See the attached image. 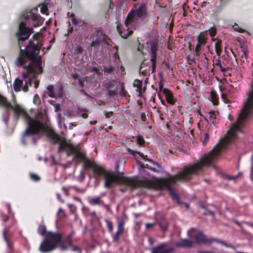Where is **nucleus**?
<instances>
[{"mask_svg": "<svg viewBox=\"0 0 253 253\" xmlns=\"http://www.w3.org/2000/svg\"><path fill=\"white\" fill-rule=\"evenodd\" d=\"M76 159L83 162V168L85 170L91 169L94 178L97 180L103 177L104 179V187L110 188L114 185L119 183L132 188L145 187L158 189H167L173 199L178 200V195L174 192L172 185L178 182H185L192 179L193 176L199 174L203 171L206 166V154L196 162L183 167L182 170L175 175H169L168 177L152 180L146 178L137 179L132 177L119 176L115 172L108 171L98 165L94 160H90L82 152L76 153Z\"/></svg>", "mask_w": 253, "mask_h": 253, "instance_id": "obj_1", "label": "nucleus"}, {"mask_svg": "<svg viewBox=\"0 0 253 253\" xmlns=\"http://www.w3.org/2000/svg\"><path fill=\"white\" fill-rule=\"evenodd\" d=\"M35 51L34 47H28L26 58L27 62L24 60L22 50H21L20 55L17 58L16 64L17 66H23V70L22 72L23 80L17 78L14 82L13 88L15 91L21 90L25 92L28 91L29 86L32 85L33 82L35 88H37L39 86L40 82L37 78L39 75L42 73V68L41 58L35 56Z\"/></svg>", "mask_w": 253, "mask_h": 253, "instance_id": "obj_2", "label": "nucleus"}, {"mask_svg": "<svg viewBox=\"0 0 253 253\" xmlns=\"http://www.w3.org/2000/svg\"><path fill=\"white\" fill-rule=\"evenodd\" d=\"M0 106L4 109L6 112L8 114L11 110H12L14 116L18 118L22 116L27 122L28 126L22 136V142L26 144L25 138L31 135L39 133H47L50 129H48L46 125L41 122L37 118H31L26 110L18 104L13 106L7 100L6 97L0 94Z\"/></svg>", "mask_w": 253, "mask_h": 253, "instance_id": "obj_3", "label": "nucleus"}, {"mask_svg": "<svg viewBox=\"0 0 253 253\" xmlns=\"http://www.w3.org/2000/svg\"><path fill=\"white\" fill-rule=\"evenodd\" d=\"M37 11L38 8L35 7L31 9L30 11L25 12L23 14L24 20L22 21L19 25L18 30L16 33V36L18 39V46L20 48L19 55H20V51L22 50L21 47L23 46V42L27 40L31 34L34 32L32 28H29L26 26V21L28 19H32L33 21L37 22L38 23V25L39 23L41 24L42 23V20L41 16L37 13ZM28 47H34L35 48V56L38 57H40L42 58L41 56L38 55L39 49H38L37 45L30 41L29 44L26 47L25 51L22 49L23 51L22 55L23 56L24 61L27 62L28 61L26 58L27 56V49Z\"/></svg>", "mask_w": 253, "mask_h": 253, "instance_id": "obj_4", "label": "nucleus"}, {"mask_svg": "<svg viewBox=\"0 0 253 253\" xmlns=\"http://www.w3.org/2000/svg\"><path fill=\"white\" fill-rule=\"evenodd\" d=\"M58 245H59L60 250L66 251L68 247L62 240V235L59 232H48L41 243L39 250L42 253L51 252L55 250Z\"/></svg>", "mask_w": 253, "mask_h": 253, "instance_id": "obj_5", "label": "nucleus"}, {"mask_svg": "<svg viewBox=\"0 0 253 253\" xmlns=\"http://www.w3.org/2000/svg\"><path fill=\"white\" fill-rule=\"evenodd\" d=\"M47 137L50 139L53 144L59 143L58 152L66 151L68 156L75 153L74 146L67 141L64 137H61L56 134L53 130H50L47 133Z\"/></svg>", "mask_w": 253, "mask_h": 253, "instance_id": "obj_6", "label": "nucleus"}, {"mask_svg": "<svg viewBox=\"0 0 253 253\" xmlns=\"http://www.w3.org/2000/svg\"><path fill=\"white\" fill-rule=\"evenodd\" d=\"M156 50L152 47L151 48V58L150 60L144 59L141 63L139 71V73L143 75L153 73L156 68Z\"/></svg>", "mask_w": 253, "mask_h": 253, "instance_id": "obj_7", "label": "nucleus"}, {"mask_svg": "<svg viewBox=\"0 0 253 253\" xmlns=\"http://www.w3.org/2000/svg\"><path fill=\"white\" fill-rule=\"evenodd\" d=\"M147 17L146 7L144 4L135 5L128 13L126 23H132L137 18L144 19Z\"/></svg>", "mask_w": 253, "mask_h": 253, "instance_id": "obj_8", "label": "nucleus"}, {"mask_svg": "<svg viewBox=\"0 0 253 253\" xmlns=\"http://www.w3.org/2000/svg\"><path fill=\"white\" fill-rule=\"evenodd\" d=\"M131 23H126V19L125 22L124 26L123 27L122 30H121L119 25H117V29L118 32L122 38H126L132 33V31L129 29V26Z\"/></svg>", "mask_w": 253, "mask_h": 253, "instance_id": "obj_9", "label": "nucleus"}, {"mask_svg": "<svg viewBox=\"0 0 253 253\" xmlns=\"http://www.w3.org/2000/svg\"><path fill=\"white\" fill-rule=\"evenodd\" d=\"M167 244L166 243H162L159 246L152 249L151 253H170L174 251L172 247L168 249H165Z\"/></svg>", "mask_w": 253, "mask_h": 253, "instance_id": "obj_10", "label": "nucleus"}, {"mask_svg": "<svg viewBox=\"0 0 253 253\" xmlns=\"http://www.w3.org/2000/svg\"><path fill=\"white\" fill-rule=\"evenodd\" d=\"M133 86L136 87V91L137 92V96L140 97L143 92H145L146 88L143 86V82L142 81L135 79L133 83Z\"/></svg>", "mask_w": 253, "mask_h": 253, "instance_id": "obj_11", "label": "nucleus"}, {"mask_svg": "<svg viewBox=\"0 0 253 253\" xmlns=\"http://www.w3.org/2000/svg\"><path fill=\"white\" fill-rule=\"evenodd\" d=\"M198 42L195 47V52L197 55L200 52L202 45H204L206 42V32H201L197 38Z\"/></svg>", "mask_w": 253, "mask_h": 253, "instance_id": "obj_12", "label": "nucleus"}, {"mask_svg": "<svg viewBox=\"0 0 253 253\" xmlns=\"http://www.w3.org/2000/svg\"><path fill=\"white\" fill-rule=\"evenodd\" d=\"M216 121L215 115L214 111H210L209 112V120L207 119V123L208 124L207 125V126H209L208 127V130L209 131H211L213 130L214 131V127L215 125H214V122Z\"/></svg>", "mask_w": 253, "mask_h": 253, "instance_id": "obj_13", "label": "nucleus"}, {"mask_svg": "<svg viewBox=\"0 0 253 253\" xmlns=\"http://www.w3.org/2000/svg\"><path fill=\"white\" fill-rule=\"evenodd\" d=\"M101 36L102 33L99 32H97L93 34L92 41L91 43L92 46L96 47L97 48L99 47V43L101 42Z\"/></svg>", "mask_w": 253, "mask_h": 253, "instance_id": "obj_14", "label": "nucleus"}, {"mask_svg": "<svg viewBox=\"0 0 253 253\" xmlns=\"http://www.w3.org/2000/svg\"><path fill=\"white\" fill-rule=\"evenodd\" d=\"M209 33L211 38L212 41L215 42L214 46L216 49V50H217L220 47V42L218 40H217V38L215 37V34L216 33V28L214 27H211L209 30Z\"/></svg>", "mask_w": 253, "mask_h": 253, "instance_id": "obj_15", "label": "nucleus"}, {"mask_svg": "<svg viewBox=\"0 0 253 253\" xmlns=\"http://www.w3.org/2000/svg\"><path fill=\"white\" fill-rule=\"evenodd\" d=\"M127 220V216L124 215L122 217H117V229L123 232L125 231V225Z\"/></svg>", "mask_w": 253, "mask_h": 253, "instance_id": "obj_16", "label": "nucleus"}, {"mask_svg": "<svg viewBox=\"0 0 253 253\" xmlns=\"http://www.w3.org/2000/svg\"><path fill=\"white\" fill-rule=\"evenodd\" d=\"M210 92V97L209 99L212 103L213 105H216L218 103V98L217 94L212 88V87H209L208 89H207V92Z\"/></svg>", "mask_w": 253, "mask_h": 253, "instance_id": "obj_17", "label": "nucleus"}, {"mask_svg": "<svg viewBox=\"0 0 253 253\" xmlns=\"http://www.w3.org/2000/svg\"><path fill=\"white\" fill-rule=\"evenodd\" d=\"M194 241L188 239H182L180 242L175 244L176 247H192Z\"/></svg>", "mask_w": 253, "mask_h": 253, "instance_id": "obj_18", "label": "nucleus"}, {"mask_svg": "<svg viewBox=\"0 0 253 253\" xmlns=\"http://www.w3.org/2000/svg\"><path fill=\"white\" fill-rule=\"evenodd\" d=\"M163 93L165 94L166 99L168 103L173 104L174 101L173 99L172 95L171 92L168 89L164 88L163 90Z\"/></svg>", "mask_w": 253, "mask_h": 253, "instance_id": "obj_19", "label": "nucleus"}, {"mask_svg": "<svg viewBox=\"0 0 253 253\" xmlns=\"http://www.w3.org/2000/svg\"><path fill=\"white\" fill-rule=\"evenodd\" d=\"M91 72H94L97 74H99L102 71V69L100 65H98L95 61L91 62V66H90Z\"/></svg>", "mask_w": 253, "mask_h": 253, "instance_id": "obj_20", "label": "nucleus"}, {"mask_svg": "<svg viewBox=\"0 0 253 253\" xmlns=\"http://www.w3.org/2000/svg\"><path fill=\"white\" fill-rule=\"evenodd\" d=\"M205 241V237L204 234L201 232H198L195 238V242L198 244H200L204 242Z\"/></svg>", "mask_w": 253, "mask_h": 253, "instance_id": "obj_21", "label": "nucleus"}, {"mask_svg": "<svg viewBox=\"0 0 253 253\" xmlns=\"http://www.w3.org/2000/svg\"><path fill=\"white\" fill-rule=\"evenodd\" d=\"M214 242L219 243L224 245V246H225L226 247H228V246L227 245V244L223 241H218L216 238H212V237L207 238V244H211V243H214Z\"/></svg>", "mask_w": 253, "mask_h": 253, "instance_id": "obj_22", "label": "nucleus"}, {"mask_svg": "<svg viewBox=\"0 0 253 253\" xmlns=\"http://www.w3.org/2000/svg\"><path fill=\"white\" fill-rule=\"evenodd\" d=\"M90 204L92 205H100L102 203V201L100 200V197L92 198L89 200Z\"/></svg>", "mask_w": 253, "mask_h": 253, "instance_id": "obj_23", "label": "nucleus"}, {"mask_svg": "<svg viewBox=\"0 0 253 253\" xmlns=\"http://www.w3.org/2000/svg\"><path fill=\"white\" fill-rule=\"evenodd\" d=\"M47 94L51 97H55V94L54 93V88L52 85H48L47 87Z\"/></svg>", "mask_w": 253, "mask_h": 253, "instance_id": "obj_24", "label": "nucleus"}, {"mask_svg": "<svg viewBox=\"0 0 253 253\" xmlns=\"http://www.w3.org/2000/svg\"><path fill=\"white\" fill-rule=\"evenodd\" d=\"M8 229L6 227H5L3 230V237L4 238V240L7 242V245L8 246V248L9 249V250H11L12 247L8 241L7 238H6V233L8 232Z\"/></svg>", "mask_w": 253, "mask_h": 253, "instance_id": "obj_25", "label": "nucleus"}, {"mask_svg": "<svg viewBox=\"0 0 253 253\" xmlns=\"http://www.w3.org/2000/svg\"><path fill=\"white\" fill-rule=\"evenodd\" d=\"M38 233L42 235L43 236L46 233V228L45 225L43 224H41L39 225L38 229Z\"/></svg>", "mask_w": 253, "mask_h": 253, "instance_id": "obj_26", "label": "nucleus"}, {"mask_svg": "<svg viewBox=\"0 0 253 253\" xmlns=\"http://www.w3.org/2000/svg\"><path fill=\"white\" fill-rule=\"evenodd\" d=\"M123 232L121 231V230H118L117 229V232H116L115 234H114L113 235V241L114 242H118V241L119 240V237L120 236V235L123 233Z\"/></svg>", "mask_w": 253, "mask_h": 253, "instance_id": "obj_27", "label": "nucleus"}, {"mask_svg": "<svg viewBox=\"0 0 253 253\" xmlns=\"http://www.w3.org/2000/svg\"><path fill=\"white\" fill-rule=\"evenodd\" d=\"M105 222H106V223L107 224L109 231L110 232L112 233L113 230V226L112 222L107 219H105Z\"/></svg>", "mask_w": 253, "mask_h": 253, "instance_id": "obj_28", "label": "nucleus"}, {"mask_svg": "<svg viewBox=\"0 0 253 253\" xmlns=\"http://www.w3.org/2000/svg\"><path fill=\"white\" fill-rule=\"evenodd\" d=\"M41 11L43 14H45L46 15L48 14L47 11H48V7L46 5V2L45 1L43 3L41 9Z\"/></svg>", "mask_w": 253, "mask_h": 253, "instance_id": "obj_29", "label": "nucleus"}, {"mask_svg": "<svg viewBox=\"0 0 253 253\" xmlns=\"http://www.w3.org/2000/svg\"><path fill=\"white\" fill-rule=\"evenodd\" d=\"M114 71V67L112 66H105L104 67V71L106 73L111 74Z\"/></svg>", "mask_w": 253, "mask_h": 253, "instance_id": "obj_30", "label": "nucleus"}, {"mask_svg": "<svg viewBox=\"0 0 253 253\" xmlns=\"http://www.w3.org/2000/svg\"><path fill=\"white\" fill-rule=\"evenodd\" d=\"M159 226L163 231H165L168 228V224L167 221H164L159 223Z\"/></svg>", "mask_w": 253, "mask_h": 253, "instance_id": "obj_31", "label": "nucleus"}, {"mask_svg": "<svg viewBox=\"0 0 253 253\" xmlns=\"http://www.w3.org/2000/svg\"><path fill=\"white\" fill-rule=\"evenodd\" d=\"M126 150H127V152L129 154H132L133 155H135V153H137V154H138L140 156H141L144 159H145V156H144V155L142 153H141L140 152H136L135 151H133V150H132L131 149H130L129 148H127L126 149Z\"/></svg>", "mask_w": 253, "mask_h": 253, "instance_id": "obj_32", "label": "nucleus"}, {"mask_svg": "<svg viewBox=\"0 0 253 253\" xmlns=\"http://www.w3.org/2000/svg\"><path fill=\"white\" fill-rule=\"evenodd\" d=\"M115 81L111 80L109 81L106 84V87L107 89H110V88H113L114 86Z\"/></svg>", "mask_w": 253, "mask_h": 253, "instance_id": "obj_33", "label": "nucleus"}, {"mask_svg": "<svg viewBox=\"0 0 253 253\" xmlns=\"http://www.w3.org/2000/svg\"><path fill=\"white\" fill-rule=\"evenodd\" d=\"M33 102L36 105H40L41 103V99L38 95H35L33 98Z\"/></svg>", "mask_w": 253, "mask_h": 253, "instance_id": "obj_34", "label": "nucleus"}, {"mask_svg": "<svg viewBox=\"0 0 253 253\" xmlns=\"http://www.w3.org/2000/svg\"><path fill=\"white\" fill-rule=\"evenodd\" d=\"M72 235L71 234H70L67 237V243L69 247H72L73 245V240L72 239Z\"/></svg>", "mask_w": 253, "mask_h": 253, "instance_id": "obj_35", "label": "nucleus"}, {"mask_svg": "<svg viewBox=\"0 0 253 253\" xmlns=\"http://www.w3.org/2000/svg\"><path fill=\"white\" fill-rule=\"evenodd\" d=\"M109 40V38L105 34H102L101 36V42H105L107 44H108V41Z\"/></svg>", "mask_w": 253, "mask_h": 253, "instance_id": "obj_36", "label": "nucleus"}, {"mask_svg": "<svg viewBox=\"0 0 253 253\" xmlns=\"http://www.w3.org/2000/svg\"><path fill=\"white\" fill-rule=\"evenodd\" d=\"M83 51V48L80 46H78L75 48V53L76 54H82Z\"/></svg>", "mask_w": 253, "mask_h": 253, "instance_id": "obj_37", "label": "nucleus"}, {"mask_svg": "<svg viewBox=\"0 0 253 253\" xmlns=\"http://www.w3.org/2000/svg\"><path fill=\"white\" fill-rule=\"evenodd\" d=\"M84 172L83 171H81L78 177V180L81 182L83 181L84 179Z\"/></svg>", "mask_w": 253, "mask_h": 253, "instance_id": "obj_38", "label": "nucleus"}, {"mask_svg": "<svg viewBox=\"0 0 253 253\" xmlns=\"http://www.w3.org/2000/svg\"><path fill=\"white\" fill-rule=\"evenodd\" d=\"M85 79H86V78H81L78 80L79 85L82 88H84V82Z\"/></svg>", "mask_w": 253, "mask_h": 253, "instance_id": "obj_39", "label": "nucleus"}, {"mask_svg": "<svg viewBox=\"0 0 253 253\" xmlns=\"http://www.w3.org/2000/svg\"><path fill=\"white\" fill-rule=\"evenodd\" d=\"M30 177L33 180L38 181L40 180V177L37 174L34 173L30 174Z\"/></svg>", "mask_w": 253, "mask_h": 253, "instance_id": "obj_40", "label": "nucleus"}, {"mask_svg": "<svg viewBox=\"0 0 253 253\" xmlns=\"http://www.w3.org/2000/svg\"><path fill=\"white\" fill-rule=\"evenodd\" d=\"M72 22L74 25H77L80 22V20L76 18L74 15L72 19Z\"/></svg>", "mask_w": 253, "mask_h": 253, "instance_id": "obj_41", "label": "nucleus"}, {"mask_svg": "<svg viewBox=\"0 0 253 253\" xmlns=\"http://www.w3.org/2000/svg\"><path fill=\"white\" fill-rule=\"evenodd\" d=\"M120 93L122 96H125V95H126V92L125 90V88H124V85L123 84H121V89L120 91Z\"/></svg>", "mask_w": 253, "mask_h": 253, "instance_id": "obj_42", "label": "nucleus"}, {"mask_svg": "<svg viewBox=\"0 0 253 253\" xmlns=\"http://www.w3.org/2000/svg\"><path fill=\"white\" fill-rule=\"evenodd\" d=\"M72 250L73 252H78L79 253H82V250L78 246H73Z\"/></svg>", "mask_w": 253, "mask_h": 253, "instance_id": "obj_43", "label": "nucleus"}, {"mask_svg": "<svg viewBox=\"0 0 253 253\" xmlns=\"http://www.w3.org/2000/svg\"><path fill=\"white\" fill-rule=\"evenodd\" d=\"M108 90L109 95L110 97L115 96L117 94V91L116 90H111L110 89H108Z\"/></svg>", "mask_w": 253, "mask_h": 253, "instance_id": "obj_44", "label": "nucleus"}, {"mask_svg": "<svg viewBox=\"0 0 253 253\" xmlns=\"http://www.w3.org/2000/svg\"><path fill=\"white\" fill-rule=\"evenodd\" d=\"M144 46L142 44H141L139 42L138 43V46L137 47V51H140L142 54H143V52L142 51V49Z\"/></svg>", "mask_w": 253, "mask_h": 253, "instance_id": "obj_45", "label": "nucleus"}, {"mask_svg": "<svg viewBox=\"0 0 253 253\" xmlns=\"http://www.w3.org/2000/svg\"><path fill=\"white\" fill-rule=\"evenodd\" d=\"M157 168H155V167H148V165H146V168H147L148 169L155 171V172H156V171H158V170H159V168H160V166L159 165H157Z\"/></svg>", "mask_w": 253, "mask_h": 253, "instance_id": "obj_46", "label": "nucleus"}, {"mask_svg": "<svg viewBox=\"0 0 253 253\" xmlns=\"http://www.w3.org/2000/svg\"><path fill=\"white\" fill-rule=\"evenodd\" d=\"M70 189V187L67 188L65 187H63L62 188L63 190L64 191L65 194L67 196H69V191Z\"/></svg>", "mask_w": 253, "mask_h": 253, "instance_id": "obj_47", "label": "nucleus"}, {"mask_svg": "<svg viewBox=\"0 0 253 253\" xmlns=\"http://www.w3.org/2000/svg\"><path fill=\"white\" fill-rule=\"evenodd\" d=\"M144 140L143 138H137V142L139 145H142L143 144Z\"/></svg>", "mask_w": 253, "mask_h": 253, "instance_id": "obj_48", "label": "nucleus"}, {"mask_svg": "<svg viewBox=\"0 0 253 253\" xmlns=\"http://www.w3.org/2000/svg\"><path fill=\"white\" fill-rule=\"evenodd\" d=\"M1 216H2V220L4 222L7 221L9 219V217L6 215L3 214H2Z\"/></svg>", "mask_w": 253, "mask_h": 253, "instance_id": "obj_49", "label": "nucleus"}, {"mask_svg": "<svg viewBox=\"0 0 253 253\" xmlns=\"http://www.w3.org/2000/svg\"><path fill=\"white\" fill-rule=\"evenodd\" d=\"M155 225V223H146V224H145L146 227L147 229L152 227L154 226Z\"/></svg>", "mask_w": 253, "mask_h": 253, "instance_id": "obj_50", "label": "nucleus"}, {"mask_svg": "<svg viewBox=\"0 0 253 253\" xmlns=\"http://www.w3.org/2000/svg\"><path fill=\"white\" fill-rule=\"evenodd\" d=\"M240 173H238V175H236L235 176H228L227 177V178H228V179H229V180H235V179H236L238 178V177L239 176V175H240Z\"/></svg>", "mask_w": 253, "mask_h": 253, "instance_id": "obj_51", "label": "nucleus"}, {"mask_svg": "<svg viewBox=\"0 0 253 253\" xmlns=\"http://www.w3.org/2000/svg\"><path fill=\"white\" fill-rule=\"evenodd\" d=\"M113 112L112 111H110V112H105L104 113V114L105 115V117L106 118H109L110 117V116L112 115H113Z\"/></svg>", "mask_w": 253, "mask_h": 253, "instance_id": "obj_52", "label": "nucleus"}, {"mask_svg": "<svg viewBox=\"0 0 253 253\" xmlns=\"http://www.w3.org/2000/svg\"><path fill=\"white\" fill-rule=\"evenodd\" d=\"M140 117H141V119L143 122H145L146 121V117L145 116V113H141Z\"/></svg>", "mask_w": 253, "mask_h": 253, "instance_id": "obj_53", "label": "nucleus"}, {"mask_svg": "<svg viewBox=\"0 0 253 253\" xmlns=\"http://www.w3.org/2000/svg\"><path fill=\"white\" fill-rule=\"evenodd\" d=\"M211 215L212 217H214V213L213 212L207 209V215Z\"/></svg>", "mask_w": 253, "mask_h": 253, "instance_id": "obj_54", "label": "nucleus"}, {"mask_svg": "<svg viewBox=\"0 0 253 253\" xmlns=\"http://www.w3.org/2000/svg\"><path fill=\"white\" fill-rule=\"evenodd\" d=\"M73 198L76 201H78V202H80L81 203H82V201L81 199L80 198H79V197H78L77 196H74Z\"/></svg>", "mask_w": 253, "mask_h": 253, "instance_id": "obj_55", "label": "nucleus"}, {"mask_svg": "<svg viewBox=\"0 0 253 253\" xmlns=\"http://www.w3.org/2000/svg\"><path fill=\"white\" fill-rule=\"evenodd\" d=\"M83 118L86 119L88 117V114L86 113H83L81 115Z\"/></svg>", "mask_w": 253, "mask_h": 253, "instance_id": "obj_56", "label": "nucleus"}, {"mask_svg": "<svg viewBox=\"0 0 253 253\" xmlns=\"http://www.w3.org/2000/svg\"><path fill=\"white\" fill-rule=\"evenodd\" d=\"M57 198L59 200H60L62 203H64V200L61 199V195L60 194H57Z\"/></svg>", "mask_w": 253, "mask_h": 253, "instance_id": "obj_57", "label": "nucleus"}, {"mask_svg": "<svg viewBox=\"0 0 253 253\" xmlns=\"http://www.w3.org/2000/svg\"><path fill=\"white\" fill-rule=\"evenodd\" d=\"M192 231H195V232H197V230H196V229L195 228H191L189 230V232H188L189 234H190V233H191V232H192ZM189 236H190V235H189Z\"/></svg>", "mask_w": 253, "mask_h": 253, "instance_id": "obj_58", "label": "nucleus"}, {"mask_svg": "<svg viewBox=\"0 0 253 253\" xmlns=\"http://www.w3.org/2000/svg\"><path fill=\"white\" fill-rule=\"evenodd\" d=\"M80 92H81V93L82 94L84 95H87L86 93V92H85V91L84 90L83 88H82V89H81Z\"/></svg>", "mask_w": 253, "mask_h": 253, "instance_id": "obj_59", "label": "nucleus"}, {"mask_svg": "<svg viewBox=\"0 0 253 253\" xmlns=\"http://www.w3.org/2000/svg\"><path fill=\"white\" fill-rule=\"evenodd\" d=\"M76 126V124H74L73 123H70L69 124V128L72 129L73 128V126Z\"/></svg>", "mask_w": 253, "mask_h": 253, "instance_id": "obj_60", "label": "nucleus"}, {"mask_svg": "<svg viewBox=\"0 0 253 253\" xmlns=\"http://www.w3.org/2000/svg\"><path fill=\"white\" fill-rule=\"evenodd\" d=\"M7 208L9 212H10L11 209L9 204L7 205Z\"/></svg>", "mask_w": 253, "mask_h": 253, "instance_id": "obj_61", "label": "nucleus"}, {"mask_svg": "<svg viewBox=\"0 0 253 253\" xmlns=\"http://www.w3.org/2000/svg\"><path fill=\"white\" fill-rule=\"evenodd\" d=\"M77 76H78V75L77 74H74L72 75V77L74 79H76L77 78Z\"/></svg>", "mask_w": 253, "mask_h": 253, "instance_id": "obj_62", "label": "nucleus"}, {"mask_svg": "<svg viewBox=\"0 0 253 253\" xmlns=\"http://www.w3.org/2000/svg\"><path fill=\"white\" fill-rule=\"evenodd\" d=\"M72 188L75 189L77 191H78V192L80 191L79 189L78 188L76 187V186H73Z\"/></svg>", "mask_w": 253, "mask_h": 253, "instance_id": "obj_63", "label": "nucleus"}, {"mask_svg": "<svg viewBox=\"0 0 253 253\" xmlns=\"http://www.w3.org/2000/svg\"><path fill=\"white\" fill-rule=\"evenodd\" d=\"M63 210L62 209L60 208L59 209V212H63Z\"/></svg>", "mask_w": 253, "mask_h": 253, "instance_id": "obj_64", "label": "nucleus"}]
</instances>
